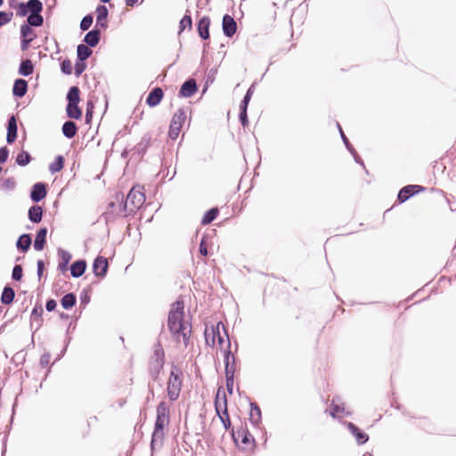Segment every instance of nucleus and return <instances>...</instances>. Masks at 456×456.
I'll list each match as a JSON object with an SVG mask.
<instances>
[{"mask_svg": "<svg viewBox=\"0 0 456 456\" xmlns=\"http://www.w3.org/2000/svg\"><path fill=\"white\" fill-rule=\"evenodd\" d=\"M17 138V119L16 116H11L7 124L6 141L12 143Z\"/></svg>", "mask_w": 456, "mask_h": 456, "instance_id": "f3484780", "label": "nucleus"}, {"mask_svg": "<svg viewBox=\"0 0 456 456\" xmlns=\"http://www.w3.org/2000/svg\"><path fill=\"white\" fill-rule=\"evenodd\" d=\"M218 212L216 208L208 210L202 217L201 224L206 225L213 222L216 218Z\"/></svg>", "mask_w": 456, "mask_h": 456, "instance_id": "e433bc0d", "label": "nucleus"}, {"mask_svg": "<svg viewBox=\"0 0 456 456\" xmlns=\"http://www.w3.org/2000/svg\"><path fill=\"white\" fill-rule=\"evenodd\" d=\"M33 69H34V67H33L32 61L30 60L27 59V60H24L21 61L20 68H19V73L22 76L27 77L33 73Z\"/></svg>", "mask_w": 456, "mask_h": 456, "instance_id": "72a5a7b5", "label": "nucleus"}, {"mask_svg": "<svg viewBox=\"0 0 456 456\" xmlns=\"http://www.w3.org/2000/svg\"><path fill=\"white\" fill-rule=\"evenodd\" d=\"M117 198L118 199V196H117ZM119 200L121 202L118 206V215L127 216L134 214L144 204L145 195L142 191V188L133 187L124 203L123 196H121Z\"/></svg>", "mask_w": 456, "mask_h": 456, "instance_id": "f03ea898", "label": "nucleus"}, {"mask_svg": "<svg viewBox=\"0 0 456 456\" xmlns=\"http://www.w3.org/2000/svg\"><path fill=\"white\" fill-rule=\"evenodd\" d=\"M210 19L207 16L202 17L198 22V32L200 37L206 40L209 37Z\"/></svg>", "mask_w": 456, "mask_h": 456, "instance_id": "6ab92c4d", "label": "nucleus"}, {"mask_svg": "<svg viewBox=\"0 0 456 456\" xmlns=\"http://www.w3.org/2000/svg\"><path fill=\"white\" fill-rule=\"evenodd\" d=\"M227 341L228 347L231 346V342L227 331L223 324L219 322L216 326L207 327L205 330V340L208 346H214L216 340L222 346L224 341Z\"/></svg>", "mask_w": 456, "mask_h": 456, "instance_id": "20e7f679", "label": "nucleus"}, {"mask_svg": "<svg viewBox=\"0 0 456 456\" xmlns=\"http://www.w3.org/2000/svg\"><path fill=\"white\" fill-rule=\"evenodd\" d=\"M200 253L202 256H207L208 255V248H207V246L205 244L204 238L201 240L200 244Z\"/></svg>", "mask_w": 456, "mask_h": 456, "instance_id": "e2e57ef3", "label": "nucleus"}, {"mask_svg": "<svg viewBox=\"0 0 456 456\" xmlns=\"http://www.w3.org/2000/svg\"><path fill=\"white\" fill-rule=\"evenodd\" d=\"M165 353L162 346L158 342L154 346L153 355L150 362L149 373L153 380H157L164 366Z\"/></svg>", "mask_w": 456, "mask_h": 456, "instance_id": "0eeeda50", "label": "nucleus"}, {"mask_svg": "<svg viewBox=\"0 0 456 456\" xmlns=\"http://www.w3.org/2000/svg\"><path fill=\"white\" fill-rule=\"evenodd\" d=\"M8 155H9V151L7 150L6 147L0 148V164H3L7 160Z\"/></svg>", "mask_w": 456, "mask_h": 456, "instance_id": "864d4df0", "label": "nucleus"}, {"mask_svg": "<svg viewBox=\"0 0 456 456\" xmlns=\"http://www.w3.org/2000/svg\"><path fill=\"white\" fill-rule=\"evenodd\" d=\"M68 105L66 108L67 114H82L77 104L79 102V89L77 86L69 88L67 94Z\"/></svg>", "mask_w": 456, "mask_h": 456, "instance_id": "1a4fd4ad", "label": "nucleus"}, {"mask_svg": "<svg viewBox=\"0 0 456 456\" xmlns=\"http://www.w3.org/2000/svg\"><path fill=\"white\" fill-rule=\"evenodd\" d=\"M427 190V187L419 185V184H407L402 187L396 197V202L398 204H403L410 200L411 197L419 194V192H423Z\"/></svg>", "mask_w": 456, "mask_h": 456, "instance_id": "6e6552de", "label": "nucleus"}, {"mask_svg": "<svg viewBox=\"0 0 456 456\" xmlns=\"http://www.w3.org/2000/svg\"><path fill=\"white\" fill-rule=\"evenodd\" d=\"M224 363H225V376H234L235 367V356L231 354L230 350L224 351Z\"/></svg>", "mask_w": 456, "mask_h": 456, "instance_id": "a211bd4d", "label": "nucleus"}, {"mask_svg": "<svg viewBox=\"0 0 456 456\" xmlns=\"http://www.w3.org/2000/svg\"><path fill=\"white\" fill-rule=\"evenodd\" d=\"M58 254L61 258V261L58 265V268L61 272H65L68 269V265L72 257L71 254L64 249L59 248Z\"/></svg>", "mask_w": 456, "mask_h": 456, "instance_id": "bb28decb", "label": "nucleus"}, {"mask_svg": "<svg viewBox=\"0 0 456 456\" xmlns=\"http://www.w3.org/2000/svg\"><path fill=\"white\" fill-rule=\"evenodd\" d=\"M185 119L186 116H173L168 131V136L172 140H175L178 137Z\"/></svg>", "mask_w": 456, "mask_h": 456, "instance_id": "9d476101", "label": "nucleus"}, {"mask_svg": "<svg viewBox=\"0 0 456 456\" xmlns=\"http://www.w3.org/2000/svg\"><path fill=\"white\" fill-rule=\"evenodd\" d=\"M13 13L12 12H0V27L9 23L12 19Z\"/></svg>", "mask_w": 456, "mask_h": 456, "instance_id": "a18cd8bd", "label": "nucleus"}, {"mask_svg": "<svg viewBox=\"0 0 456 456\" xmlns=\"http://www.w3.org/2000/svg\"><path fill=\"white\" fill-rule=\"evenodd\" d=\"M101 38V33L99 29H93L89 31L84 38V41L87 44V45L91 47H94L98 45Z\"/></svg>", "mask_w": 456, "mask_h": 456, "instance_id": "a878e982", "label": "nucleus"}, {"mask_svg": "<svg viewBox=\"0 0 456 456\" xmlns=\"http://www.w3.org/2000/svg\"><path fill=\"white\" fill-rule=\"evenodd\" d=\"M32 40H33V37H29V38H23V37H22V40H21V45H20L21 50H22V51L27 50V49H28V47L29 43H30Z\"/></svg>", "mask_w": 456, "mask_h": 456, "instance_id": "680f3d73", "label": "nucleus"}, {"mask_svg": "<svg viewBox=\"0 0 456 456\" xmlns=\"http://www.w3.org/2000/svg\"><path fill=\"white\" fill-rule=\"evenodd\" d=\"M64 158L61 155L57 156L53 163L49 165V171L51 174L60 172L63 168Z\"/></svg>", "mask_w": 456, "mask_h": 456, "instance_id": "f704fd0d", "label": "nucleus"}, {"mask_svg": "<svg viewBox=\"0 0 456 456\" xmlns=\"http://www.w3.org/2000/svg\"><path fill=\"white\" fill-rule=\"evenodd\" d=\"M86 269V260H77L70 266V273L72 277L78 278L84 274Z\"/></svg>", "mask_w": 456, "mask_h": 456, "instance_id": "412c9836", "label": "nucleus"}, {"mask_svg": "<svg viewBox=\"0 0 456 456\" xmlns=\"http://www.w3.org/2000/svg\"><path fill=\"white\" fill-rule=\"evenodd\" d=\"M32 240L29 234H22L17 240L16 246L19 249L26 252L29 249Z\"/></svg>", "mask_w": 456, "mask_h": 456, "instance_id": "c756f323", "label": "nucleus"}, {"mask_svg": "<svg viewBox=\"0 0 456 456\" xmlns=\"http://www.w3.org/2000/svg\"><path fill=\"white\" fill-rule=\"evenodd\" d=\"M46 196V186L43 183H35L30 191V199L34 202H39Z\"/></svg>", "mask_w": 456, "mask_h": 456, "instance_id": "4468645a", "label": "nucleus"}, {"mask_svg": "<svg viewBox=\"0 0 456 456\" xmlns=\"http://www.w3.org/2000/svg\"><path fill=\"white\" fill-rule=\"evenodd\" d=\"M86 64L83 61L77 62L75 65V74L77 77L80 76L86 69Z\"/></svg>", "mask_w": 456, "mask_h": 456, "instance_id": "6e6d98bb", "label": "nucleus"}, {"mask_svg": "<svg viewBox=\"0 0 456 456\" xmlns=\"http://www.w3.org/2000/svg\"><path fill=\"white\" fill-rule=\"evenodd\" d=\"M243 434H244V436H243V437H242L241 442H242L244 444H249V442H250V438H249V437H250L251 436H250L248 432H244V431H243Z\"/></svg>", "mask_w": 456, "mask_h": 456, "instance_id": "69168bd1", "label": "nucleus"}, {"mask_svg": "<svg viewBox=\"0 0 456 456\" xmlns=\"http://www.w3.org/2000/svg\"><path fill=\"white\" fill-rule=\"evenodd\" d=\"M192 20L191 16L185 15L180 21V32L186 28H191Z\"/></svg>", "mask_w": 456, "mask_h": 456, "instance_id": "49530a36", "label": "nucleus"}, {"mask_svg": "<svg viewBox=\"0 0 456 456\" xmlns=\"http://www.w3.org/2000/svg\"><path fill=\"white\" fill-rule=\"evenodd\" d=\"M16 183L12 177L6 178L3 183V187L8 190H13Z\"/></svg>", "mask_w": 456, "mask_h": 456, "instance_id": "3c124183", "label": "nucleus"}, {"mask_svg": "<svg viewBox=\"0 0 456 456\" xmlns=\"http://www.w3.org/2000/svg\"><path fill=\"white\" fill-rule=\"evenodd\" d=\"M94 273L97 277L105 276L108 270V261L103 256H98L95 258L93 264Z\"/></svg>", "mask_w": 456, "mask_h": 456, "instance_id": "ddd939ff", "label": "nucleus"}, {"mask_svg": "<svg viewBox=\"0 0 456 456\" xmlns=\"http://www.w3.org/2000/svg\"><path fill=\"white\" fill-rule=\"evenodd\" d=\"M31 161V156L28 152L22 151L16 157V163L20 167L27 166Z\"/></svg>", "mask_w": 456, "mask_h": 456, "instance_id": "58836bf2", "label": "nucleus"}, {"mask_svg": "<svg viewBox=\"0 0 456 456\" xmlns=\"http://www.w3.org/2000/svg\"><path fill=\"white\" fill-rule=\"evenodd\" d=\"M93 108H94V106H93L92 102H88L86 114H93Z\"/></svg>", "mask_w": 456, "mask_h": 456, "instance_id": "338daca9", "label": "nucleus"}, {"mask_svg": "<svg viewBox=\"0 0 456 456\" xmlns=\"http://www.w3.org/2000/svg\"><path fill=\"white\" fill-rule=\"evenodd\" d=\"M346 147L354 156L355 162L360 163L361 165H363L362 161L361 160L360 157L358 156L356 151L354 149L352 144L349 142V146H346Z\"/></svg>", "mask_w": 456, "mask_h": 456, "instance_id": "4d7b16f0", "label": "nucleus"}, {"mask_svg": "<svg viewBox=\"0 0 456 456\" xmlns=\"http://www.w3.org/2000/svg\"><path fill=\"white\" fill-rule=\"evenodd\" d=\"M28 219L34 223L38 224L42 220L43 216V208L40 206L35 205L32 206L28 212Z\"/></svg>", "mask_w": 456, "mask_h": 456, "instance_id": "393cba45", "label": "nucleus"}, {"mask_svg": "<svg viewBox=\"0 0 456 456\" xmlns=\"http://www.w3.org/2000/svg\"><path fill=\"white\" fill-rule=\"evenodd\" d=\"M150 144L151 136L145 134L142 137L141 141L130 150V151H132V156H136L138 159L142 158V156L146 153Z\"/></svg>", "mask_w": 456, "mask_h": 456, "instance_id": "9b49d317", "label": "nucleus"}, {"mask_svg": "<svg viewBox=\"0 0 456 456\" xmlns=\"http://www.w3.org/2000/svg\"><path fill=\"white\" fill-rule=\"evenodd\" d=\"M50 360L51 354L49 353L44 354L40 358V365L44 368L46 367L49 364Z\"/></svg>", "mask_w": 456, "mask_h": 456, "instance_id": "5fc2aeb1", "label": "nucleus"}, {"mask_svg": "<svg viewBox=\"0 0 456 456\" xmlns=\"http://www.w3.org/2000/svg\"><path fill=\"white\" fill-rule=\"evenodd\" d=\"M222 28L224 34L228 37H232L236 33L237 24L232 16L225 14L223 17Z\"/></svg>", "mask_w": 456, "mask_h": 456, "instance_id": "f8f14e48", "label": "nucleus"}, {"mask_svg": "<svg viewBox=\"0 0 456 456\" xmlns=\"http://www.w3.org/2000/svg\"><path fill=\"white\" fill-rule=\"evenodd\" d=\"M226 379V388L230 395H232L233 392V383H234V376H225Z\"/></svg>", "mask_w": 456, "mask_h": 456, "instance_id": "8fccbe9b", "label": "nucleus"}, {"mask_svg": "<svg viewBox=\"0 0 456 456\" xmlns=\"http://www.w3.org/2000/svg\"><path fill=\"white\" fill-rule=\"evenodd\" d=\"M215 409L216 414L224 425V429L228 430L231 428L232 423L227 410L226 395L221 387L217 389V393L215 398Z\"/></svg>", "mask_w": 456, "mask_h": 456, "instance_id": "39448f33", "label": "nucleus"}, {"mask_svg": "<svg viewBox=\"0 0 456 456\" xmlns=\"http://www.w3.org/2000/svg\"><path fill=\"white\" fill-rule=\"evenodd\" d=\"M15 297V292L12 288L5 286L1 295V302L4 305H10Z\"/></svg>", "mask_w": 456, "mask_h": 456, "instance_id": "7c9ffc66", "label": "nucleus"}, {"mask_svg": "<svg viewBox=\"0 0 456 456\" xmlns=\"http://www.w3.org/2000/svg\"><path fill=\"white\" fill-rule=\"evenodd\" d=\"M248 116H239V121L244 128L248 127Z\"/></svg>", "mask_w": 456, "mask_h": 456, "instance_id": "0e129e2a", "label": "nucleus"}, {"mask_svg": "<svg viewBox=\"0 0 456 456\" xmlns=\"http://www.w3.org/2000/svg\"><path fill=\"white\" fill-rule=\"evenodd\" d=\"M57 303L54 299H48L46 301L45 308L48 312H52L56 308Z\"/></svg>", "mask_w": 456, "mask_h": 456, "instance_id": "bf43d9fd", "label": "nucleus"}, {"mask_svg": "<svg viewBox=\"0 0 456 456\" xmlns=\"http://www.w3.org/2000/svg\"><path fill=\"white\" fill-rule=\"evenodd\" d=\"M77 297L74 293H68L61 300V306L64 309H70L76 305Z\"/></svg>", "mask_w": 456, "mask_h": 456, "instance_id": "473e14b6", "label": "nucleus"}, {"mask_svg": "<svg viewBox=\"0 0 456 456\" xmlns=\"http://www.w3.org/2000/svg\"><path fill=\"white\" fill-rule=\"evenodd\" d=\"M183 308L184 304L181 299H177L171 305V309L168 314L167 326L169 330L177 338L183 337L185 346L188 345L191 330L187 329L183 322Z\"/></svg>", "mask_w": 456, "mask_h": 456, "instance_id": "f257e3e1", "label": "nucleus"}, {"mask_svg": "<svg viewBox=\"0 0 456 456\" xmlns=\"http://www.w3.org/2000/svg\"><path fill=\"white\" fill-rule=\"evenodd\" d=\"M28 24L30 27H39L43 25L44 19L40 12L30 13L27 19Z\"/></svg>", "mask_w": 456, "mask_h": 456, "instance_id": "c9c22d12", "label": "nucleus"}, {"mask_svg": "<svg viewBox=\"0 0 456 456\" xmlns=\"http://www.w3.org/2000/svg\"><path fill=\"white\" fill-rule=\"evenodd\" d=\"M43 313L44 310L42 305L37 303L31 312V321H36L38 322V324H40V322L42 321L41 316Z\"/></svg>", "mask_w": 456, "mask_h": 456, "instance_id": "a19ab883", "label": "nucleus"}, {"mask_svg": "<svg viewBox=\"0 0 456 456\" xmlns=\"http://www.w3.org/2000/svg\"><path fill=\"white\" fill-rule=\"evenodd\" d=\"M169 422V407L166 402H160L157 406V418L155 421V428L152 434L151 444L157 439L161 440L164 436V428Z\"/></svg>", "mask_w": 456, "mask_h": 456, "instance_id": "7ed1b4c3", "label": "nucleus"}, {"mask_svg": "<svg viewBox=\"0 0 456 456\" xmlns=\"http://www.w3.org/2000/svg\"><path fill=\"white\" fill-rule=\"evenodd\" d=\"M250 408L249 420L256 427L261 422V410L255 403H250Z\"/></svg>", "mask_w": 456, "mask_h": 456, "instance_id": "cd10ccee", "label": "nucleus"}, {"mask_svg": "<svg viewBox=\"0 0 456 456\" xmlns=\"http://www.w3.org/2000/svg\"><path fill=\"white\" fill-rule=\"evenodd\" d=\"M93 20H94V18L91 14L85 16L80 22L81 30H83V31L87 30L91 27Z\"/></svg>", "mask_w": 456, "mask_h": 456, "instance_id": "37998d69", "label": "nucleus"}, {"mask_svg": "<svg viewBox=\"0 0 456 456\" xmlns=\"http://www.w3.org/2000/svg\"><path fill=\"white\" fill-rule=\"evenodd\" d=\"M46 234H47V229L45 227L40 228L36 235V239L34 241V248L36 250H42L45 247V244L46 242Z\"/></svg>", "mask_w": 456, "mask_h": 456, "instance_id": "4be33fe9", "label": "nucleus"}, {"mask_svg": "<svg viewBox=\"0 0 456 456\" xmlns=\"http://www.w3.org/2000/svg\"><path fill=\"white\" fill-rule=\"evenodd\" d=\"M28 90V83L26 80L22 78H18L15 80L12 93L17 97H22L25 95Z\"/></svg>", "mask_w": 456, "mask_h": 456, "instance_id": "b1692460", "label": "nucleus"}, {"mask_svg": "<svg viewBox=\"0 0 456 456\" xmlns=\"http://www.w3.org/2000/svg\"><path fill=\"white\" fill-rule=\"evenodd\" d=\"M80 299H81V303H82V304L86 305V304H88V302H89V300H90V297H89V296H87L86 294H85V295H82V296H81Z\"/></svg>", "mask_w": 456, "mask_h": 456, "instance_id": "774afa93", "label": "nucleus"}, {"mask_svg": "<svg viewBox=\"0 0 456 456\" xmlns=\"http://www.w3.org/2000/svg\"><path fill=\"white\" fill-rule=\"evenodd\" d=\"M336 125H337V126L338 128V131H339L340 136H341V138L343 140V142L345 143L346 146H349V140L346 136L345 133L343 132L340 124L338 122H337Z\"/></svg>", "mask_w": 456, "mask_h": 456, "instance_id": "13d9d810", "label": "nucleus"}, {"mask_svg": "<svg viewBox=\"0 0 456 456\" xmlns=\"http://www.w3.org/2000/svg\"><path fill=\"white\" fill-rule=\"evenodd\" d=\"M162 98H163V91H162V89L159 88V87H155L149 94V95H148V97L146 99V102H147L148 105H150L151 107L152 106H156V105H158L160 102Z\"/></svg>", "mask_w": 456, "mask_h": 456, "instance_id": "aec40b11", "label": "nucleus"}, {"mask_svg": "<svg viewBox=\"0 0 456 456\" xmlns=\"http://www.w3.org/2000/svg\"><path fill=\"white\" fill-rule=\"evenodd\" d=\"M27 7L30 13L41 12L43 10V4L39 0H28L27 2Z\"/></svg>", "mask_w": 456, "mask_h": 456, "instance_id": "ea45409f", "label": "nucleus"}, {"mask_svg": "<svg viewBox=\"0 0 456 456\" xmlns=\"http://www.w3.org/2000/svg\"><path fill=\"white\" fill-rule=\"evenodd\" d=\"M97 13V23H100L101 20H105L108 17V9L105 5H99L96 8Z\"/></svg>", "mask_w": 456, "mask_h": 456, "instance_id": "79ce46f5", "label": "nucleus"}, {"mask_svg": "<svg viewBox=\"0 0 456 456\" xmlns=\"http://www.w3.org/2000/svg\"><path fill=\"white\" fill-rule=\"evenodd\" d=\"M44 269H45L44 261L43 260H38L37 261V276H38L39 279H41V277L43 275Z\"/></svg>", "mask_w": 456, "mask_h": 456, "instance_id": "052dcab7", "label": "nucleus"}, {"mask_svg": "<svg viewBox=\"0 0 456 456\" xmlns=\"http://www.w3.org/2000/svg\"><path fill=\"white\" fill-rule=\"evenodd\" d=\"M182 371L175 366L172 365L169 379L167 382V396L170 401L178 399L182 388Z\"/></svg>", "mask_w": 456, "mask_h": 456, "instance_id": "423d86ee", "label": "nucleus"}, {"mask_svg": "<svg viewBox=\"0 0 456 456\" xmlns=\"http://www.w3.org/2000/svg\"><path fill=\"white\" fill-rule=\"evenodd\" d=\"M253 93V86H251L246 93L244 99L240 102V114H247L248 104L251 99V95Z\"/></svg>", "mask_w": 456, "mask_h": 456, "instance_id": "4c0bfd02", "label": "nucleus"}, {"mask_svg": "<svg viewBox=\"0 0 456 456\" xmlns=\"http://www.w3.org/2000/svg\"><path fill=\"white\" fill-rule=\"evenodd\" d=\"M28 7H27V4L20 3L18 6L17 15L23 17V16H26L28 14Z\"/></svg>", "mask_w": 456, "mask_h": 456, "instance_id": "603ef678", "label": "nucleus"}, {"mask_svg": "<svg viewBox=\"0 0 456 456\" xmlns=\"http://www.w3.org/2000/svg\"><path fill=\"white\" fill-rule=\"evenodd\" d=\"M350 433L355 437L358 444H363L369 440V436L360 430L354 423L346 422Z\"/></svg>", "mask_w": 456, "mask_h": 456, "instance_id": "dca6fc26", "label": "nucleus"}, {"mask_svg": "<svg viewBox=\"0 0 456 456\" xmlns=\"http://www.w3.org/2000/svg\"><path fill=\"white\" fill-rule=\"evenodd\" d=\"M22 277V267L20 265H14L12 269V278L14 281H20Z\"/></svg>", "mask_w": 456, "mask_h": 456, "instance_id": "de8ad7c7", "label": "nucleus"}, {"mask_svg": "<svg viewBox=\"0 0 456 456\" xmlns=\"http://www.w3.org/2000/svg\"><path fill=\"white\" fill-rule=\"evenodd\" d=\"M77 59L80 61L87 60L93 53V51L86 45L80 44L77 48Z\"/></svg>", "mask_w": 456, "mask_h": 456, "instance_id": "2f4dec72", "label": "nucleus"}, {"mask_svg": "<svg viewBox=\"0 0 456 456\" xmlns=\"http://www.w3.org/2000/svg\"><path fill=\"white\" fill-rule=\"evenodd\" d=\"M61 71H62L64 74L70 75V74H71V72H72V65H71L70 61H69V60H64V61L61 63Z\"/></svg>", "mask_w": 456, "mask_h": 456, "instance_id": "09e8293b", "label": "nucleus"}, {"mask_svg": "<svg viewBox=\"0 0 456 456\" xmlns=\"http://www.w3.org/2000/svg\"><path fill=\"white\" fill-rule=\"evenodd\" d=\"M20 35L23 38L33 37L34 32L29 25L23 24L20 26Z\"/></svg>", "mask_w": 456, "mask_h": 456, "instance_id": "c03bdc74", "label": "nucleus"}, {"mask_svg": "<svg viewBox=\"0 0 456 456\" xmlns=\"http://www.w3.org/2000/svg\"><path fill=\"white\" fill-rule=\"evenodd\" d=\"M339 401L340 399L338 397H334L332 399V403H331V410H330V415L333 417V418H336L338 416V414H344V415H349L350 412L349 411H346L345 407H344V404L343 403H339Z\"/></svg>", "mask_w": 456, "mask_h": 456, "instance_id": "5701e85b", "label": "nucleus"}, {"mask_svg": "<svg viewBox=\"0 0 456 456\" xmlns=\"http://www.w3.org/2000/svg\"><path fill=\"white\" fill-rule=\"evenodd\" d=\"M77 131V125L71 120L66 121L62 126L63 135L69 139L73 138L76 135Z\"/></svg>", "mask_w": 456, "mask_h": 456, "instance_id": "c85d7f7f", "label": "nucleus"}, {"mask_svg": "<svg viewBox=\"0 0 456 456\" xmlns=\"http://www.w3.org/2000/svg\"><path fill=\"white\" fill-rule=\"evenodd\" d=\"M198 89L195 79L190 78L186 80L181 86L179 94L183 97H191Z\"/></svg>", "mask_w": 456, "mask_h": 456, "instance_id": "2eb2a0df", "label": "nucleus"}]
</instances>
